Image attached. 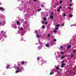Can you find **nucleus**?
Returning <instances> with one entry per match:
<instances>
[{
	"label": "nucleus",
	"instance_id": "f257e3e1",
	"mask_svg": "<svg viewBox=\"0 0 76 76\" xmlns=\"http://www.w3.org/2000/svg\"><path fill=\"white\" fill-rule=\"evenodd\" d=\"M19 69H20L19 70H18ZM17 69L18 70H16V72H17V73H19V72H22V71H20V67H18Z\"/></svg>",
	"mask_w": 76,
	"mask_h": 76
},
{
	"label": "nucleus",
	"instance_id": "f03ea898",
	"mask_svg": "<svg viewBox=\"0 0 76 76\" xmlns=\"http://www.w3.org/2000/svg\"><path fill=\"white\" fill-rule=\"evenodd\" d=\"M45 46H46V47H48V48H49V47H50V45H49V44H46Z\"/></svg>",
	"mask_w": 76,
	"mask_h": 76
},
{
	"label": "nucleus",
	"instance_id": "7ed1b4c3",
	"mask_svg": "<svg viewBox=\"0 0 76 76\" xmlns=\"http://www.w3.org/2000/svg\"><path fill=\"white\" fill-rule=\"evenodd\" d=\"M72 46L70 45H68L67 46V48L68 49H69L70 47H71Z\"/></svg>",
	"mask_w": 76,
	"mask_h": 76
},
{
	"label": "nucleus",
	"instance_id": "20e7f679",
	"mask_svg": "<svg viewBox=\"0 0 76 76\" xmlns=\"http://www.w3.org/2000/svg\"><path fill=\"white\" fill-rule=\"evenodd\" d=\"M53 18H54V17H53V15L50 16V18L51 19H53Z\"/></svg>",
	"mask_w": 76,
	"mask_h": 76
},
{
	"label": "nucleus",
	"instance_id": "39448f33",
	"mask_svg": "<svg viewBox=\"0 0 76 76\" xmlns=\"http://www.w3.org/2000/svg\"><path fill=\"white\" fill-rule=\"evenodd\" d=\"M65 58V56H62V57L61 58L62 59H63V58Z\"/></svg>",
	"mask_w": 76,
	"mask_h": 76
},
{
	"label": "nucleus",
	"instance_id": "423d86ee",
	"mask_svg": "<svg viewBox=\"0 0 76 76\" xmlns=\"http://www.w3.org/2000/svg\"><path fill=\"white\" fill-rule=\"evenodd\" d=\"M0 10H3V7H0Z\"/></svg>",
	"mask_w": 76,
	"mask_h": 76
},
{
	"label": "nucleus",
	"instance_id": "0eeeda50",
	"mask_svg": "<svg viewBox=\"0 0 76 76\" xmlns=\"http://www.w3.org/2000/svg\"><path fill=\"white\" fill-rule=\"evenodd\" d=\"M10 67V65L6 66V68L7 69H9Z\"/></svg>",
	"mask_w": 76,
	"mask_h": 76
},
{
	"label": "nucleus",
	"instance_id": "6e6552de",
	"mask_svg": "<svg viewBox=\"0 0 76 76\" xmlns=\"http://www.w3.org/2000/svg\"><path fill=\"white\" fill-rule=\"evenodd\" d=\"M17 23L18 25H19V23H20V22H19V21H17Z\"/></svg>",
	"mask_w": 76,
	"mask_h": 76
},
{
	"label": "nucleus",
	"instance_id": "1a4fd4ad",
	"mask_svg": "<svg viewBox=\"0 0 76 76\" xmlns=\"http://www.w3.org/2000/svg\"><path fill=\"white\" fill-rule=\"evenodd\" d=\"M69 17L70 18H72V17H73V15H69Z\"/></svg>",
	"mask_w": 76,
	"mask_h": 76
},
{
	"label": "nucleus",
	"instance_id": "9d476101",
	"mask_svg": "<svg viewBox=\"0 0 76 76\" xmlns=\"http://www.w3.org/2000/svg\"><path fill=\"white\" fill-rule=\"evenodd\" d=\"M44 20H45V21L47 20V18H46L44 17Z\"/></svg>",
	"mask_w": 76,
	"mask_h": 76
},
{
	"label": "nucleus",
	"instance_id": "9b49d317",
	"mask_svg": "<svg viewBox=\"0 0 76 76\" xmlns=\"http://www.w3.org/2000/svg\"><path fill=\"white\" fill-rule=\"evenodd\" d=\"M56 27H58V26H60V25L59 24H58L56 26Z\"/></svg>",
	"mask_w": 76,
	"mask_h": 76
},
{
	"label": "nucleus",
	"instance_id": "f8f14e48",
	"mask_svg": "<svg viewBox=\"0 0 76 76\" xmlns=\"http://www.w3.org/2000/svg\"><path fill=\"white\" fill-rule=\"evenodd\" d=\"M42 27L43 28V29H45V26L44 25H43L42 26Z\"/></svg>",
	"mask_w": 76,
	"mask_h": 76
},
{
	"label": "nucleus",
	"instance_id": "ddd939ff",
	"mask_svg": "<svg viewBox=\"0 0 76 76\" xmlns=\"http://www.w3.org/2000/svg\"><path fill=\"white\" fill-rule=\"evenodd\" d=\"M56 69L57 70H58V69H59V67L57 66L56 67Z\"/></svg>",
	"mask_w": 76,
	"mask_h": 76
},
{
	"label": "nucleus",
	"instance_id": "4468645a",
	"mask_svg": "<svg viewBox=\"0 0 76 76\" xmlns=\"http://www.w3.org/2000/svg\"><path fill=\"white\" fill-rule=\"evenodd\" d=\"M42 24H45V22L44 21H43L42 22Z\"/></svg>",
	"mask_w": 76,
	"mask_h": 76
},
{
	"label": "nucleus",
	"instance_id": "2eb2a0df",
	"mask_svg": "<svg viewBox=\"0 0 76 76\" xmlns=\"http://www.w3.org/2000/svg\"><path fill=\"white\" fill-rule=\"evenodd\" d=\"M53 8H56V6H54V5H53Z\"/></svg>",
	"mask_w": 76,
	"mask_h": 76
},
{
	"label": "nucleus",
	"instance_id": "dca6fc26",
	"mask_svg": "<svg viewBox=\"0 0 76 76\" xmlns=\"http://www.w3.org/2000/svg\"><path fill=\"white\" fill-rule=\"evenodd\" d=\"M41 10V9H39L37 11H38V12H39V11H40Z\"/></svg>",
	"mask_w": 76,
	"mask_h": 76
},
{
	"label": "nucleus",
	"instance_id": "f3484780",
	"mask_svg": "<svg viewBox=\"0 0 76 76\" xmlns=\"http://www.w3.org/2000/svg\"><path fill=\"white\" fill-rule=\"evenodd\" d=\"M55 29H56V30H57L58 29V27H57L56 28H55Z\"/></svg>",
	"mask_w": 76,
	"mask_h": 76
},
{
	"label": "nucleus",
	"instance_id": "a211bd4d",
	"mask_svg": "<svg viewBox=\"0 0 76 76\" xmlns=\"http://www.w3.org/2000/svg\"><path fill=\"white\" fill-rule=\"evenodd\" d=\"M57 40H56V39H53V41H54L55 42H56V41Z\"/></svg>",
	"mask_w": 76,
	"mask_h": 76
},
{
	"label": "nucleus",
	"instance_id": "6ab92c4d",
	"mask_svg": "<svg viewBox=\"0 0 76 76\" xmlns=\"http://www.w3.org/2000/svg\"><path fill=\"white\" fill-rule=\"evenodd\" d=\"M61 8H62V7H61V6H59V9H61Z\"/></svg>",
	"mask_w": 76,
	"mask_h": 76
},
{
	"label": "nucleus",
	"instance_id": "aec40b11",
	"mask_svg": "<svg viewBox=\"0 0 76 76\" xmlns=\"http://www.w3.org/2000/svg\"><path fill=\"white\" fill-rule=\"evenodd\" d=\"M62 3H63V2L62 1H60V4H62Z\"/></svg>",
	"mask_w": 76,
	"mask_h": 76
},
{
	"label": "nucleus",
	"instance_id": "412c9836",
	"mask_svg": "<svg viewBox=\"0 0 76 76\" xmlns=\"http://www.w3.org/2000/svg\"><path fill=\"white\" fill-rule=\"evenodd\" d=\"M61 25L62 26H63L64 25V23H62Z\"/></svg>",
	"mask_w": 76,
	"mask_h": 76
},
{
	"label": "nucleus",
	"instance_id": "4be33fe9",
	"mask_svg": "<svg viewBox=\"0 0 76 76\" xmlns=\"http://www.w3.org/2000/svg\"><path fill=\"white\" fill-rule=\"evenodd\" d=\"M37 38H39V35H37Z\"/></svg>",
	"mask_w": 76,
	"mask_h": 76
},
{
	"label": "nucleus",
	"instance_id": "5701e85b",
	"mask_svg": "<svg viewBox=\"0 0 76 76\" xmlns=\"http://www.w3.org/2000/svg\"><path fill=\"white\" fill-rule=\"evenodd\" d=\"M76 51V50H73V53H75Z\"/></svg>",
	"mask_w": 76,
	"mask_h": 76
},
{
	"label": "nucleus",
	"instance_id": "b1692460",
	"mask_svg": "<svg viewBox=\"0 0 76 76\" xmlns=\"http://www.w3.org/2000/svg\"><path fill=\"white\" fill-rule=\"evenodd\" d=\"M23 28H22L20 29V30H21V31L23 30Z\"/></svg>",
	"mask_w": 76,
	"mask_h": 76
},
{
	"label": "nucleus",
	"instance_id": "393cba45",
	"mask_svg": "<svg viewBox=\"0 0 76 76\" xmlns=\"http://www.w3.org/2000/svg\"><path fill=\"white\" fill-rule=\"evenodd\" d=\"M51 15H54V13L53 12H51Z\"/></svg>",
	"mask_w": 76,
	"mask_h": 76
},
{
	"label": "nucleus",
	"instance_id": "a878e982",
	"mask_svg": "<svg viewBox=\"0 0 76 76\" xmlns=\"http://www.w3.org/2000/svg\"><path fill=\"white\" fill-rule=\"evenodd\" d=\"M61 67L62 68H63V67H64V66L62 64V65L61 66Z\"/></svg>",
	"mask_w": 76,
	"mask_h": 76
},
{
	"label": "nucleus",
	"instance_id": "bb28decb",
	"mask_svg": "<svg viewBox=\"0 0 76 76\" xmlns=\"http://www.w3.org/2000/svg\"><path fill=\"white\" fill-rule=\"evenodd\" d=\"M53 72H51L50 73V75H53Z\"/></svg>",
	"mask_w": 76,
	"mask_h": 76
},
{
	"label": "nucleus",
	"instance_id": "cd10ccee",
	"mask_svg": "<svg viewBox=\"0 0 76 76\" xmlns=\"http://www.w3.org/2000/svg\"><path fill=\"white\" fill-rule=\"evenodd\" d=\"M45 25H47V24H48V22H45Z\"/></svg>",
	"mask_w": 76,
	"mask_h": 76
},
{
	"label": "nucleus",
	"instance_id": "c85d7f7f",
	"mask_svg": "<svg viewBox=\"0 0 76 76\" xmlns=\"http://www.w3.org/2000/svg\"><path fill=\"white\" fill-rule=\"evenodd\" d=\"M66 16V14L65 13L64 14V17Z\"/></svg>",
	"mask_w": 76,
	"mask_h": 76
},
{
	"label": "nucleus",
	"instance_id": "c756f323",
	"mask_svg": "<svg viewBox=\"0 0 76 76\" xmlns=\"http://www.w3.org/2000/svg\"><path fill=\"white\" fill-rule=\"evenodd\" d=\"M22 64H25V62L24 61L22 62Z\"/></svg>",
	"mask_w": 76,
	"mask_h": 76
},
{
	"label": "nucleus",
	"instance_id": "7c9ffc66",
	"mask_svg": "<svg viewBox=\"0 0 76 76\" xmlns=\"http://www.w3.org/2000/svg\"><path fill=\"white\" fill-rule=\"evenodd\" d=\"M24 34V33H21V36H23Z\"/></svg>",
	"mask_w": 76,
	"mask_h": 76
},
{
	"label": "nucleus",
	"instance_id": "2f4dec72",
	"mask_svg": "<svg viewBox=\"0 0 76 76\" xmlns=\"http://www.w3.org/2000/svg\"><path fill=\"white\" fill-rule=\"evenodd\" d=\"M62 65H63V66H65V65H66V64H62Z\"/></svg>",
	"mask_w": 76,
	"mask_h": 76
},
{
	"label": "nucleus",
	"instance_id": "473e14b6",
	"mask_svg": "<svg viewBox=\"0 0 76 76\" xmlns=\"http://www.w3.org/2000/svg\"><path fill=\"white\" fill-rule=\"evenodd\" d=\"M54 32H57V30H54Z\"/></svg>",
	"mask_w": 76,
	"mask_h": 76
},
{
	"label": "nucleus",
	"instance_id": "72a5a7b5",
	"mask_svg": "<svg viewBox=\"0 0 76 76\" xmlns=\"http://www.w3.org/2000/svg\"><path fill=\"white\" fill-rule=\"evenodd\" d=\"M73 56H74L73 54H72V55H71V57H73Z\"/></svg>",
	"mask_w": 76,
	"mask_h": 76
},
{
	"label": "nucleus",
	"instance_id": "f704fd0d",
	"mask_svg": "<svg viewBox=\"0 0 76 76\" xmlns=\"http://www.w3.org/2000/svg\"><path fill=\"white\" fill-rule=\"evenodd\" d=\"M58 11H60V8L58 9Z\"/></svg>",
	"mask_w": 76,
	"mask_h": 76
},
{
	"label": "nucleus",
	"instance_id": "c9c22d12",
	"mask_svg": "<svg viewBox=\"0 0 76 76\" xmlns=\"http://www.w3.org/2000/svg\"><path fill=\"white\" fill-rule=\"evenodd\" d=\"M48 37H50V34H48Z\"/></svg>",
	"mask_w": 76,
	"mask_h": 76
},
{
	"label": "nucleus",
	"instance_id": "e433bc0d",
	"mask_svg": "<svg viewBox=\"0 0 76 76\" xmlns=\"http://www.w3.org/2000/svg\"><path fill=\"white\" fill-rule=\"evenodd\" d=\"M58 6V5H57L56 4H55V7H56V6Z\"/></svg>",
	"mask_w": 76,
	"mask_h": 76
},
{
	"label": "nucleus",
	"instance_id": "4c0bfd02",
	"mask_svg": "<svg viewBox=\"0 0 76 76\" xmlns=\"http://www.w3.org/2000/svg\"><path fill=\"white\" fill-rule=\"evenodd\" d=\"M58 6V5H57L56 4H55V7H56V6Z\"/></svg>",
	"mask_w": 76,
	"mask_h": 76
},
{
	"label": "nucleus",
	"instance_id": "58836bf2",
	"mask_svg": "<svg viewBox=\"0 0 76 76\" xmlns=\"http://www.w3.org/2000/svg\"><path fill=\"white\" fill-rule=\"evenodd\" d=\"M64 54V53H63V52H61V54Z\"/></svg>",
	"mask_w": 76,
	"mask_h": 76
},
{
	"label": "nucleus",
	"instance_id": "ea45409f",
	"mask_svg": "<svg viewBox=\"0 0 76 76\" xmlns=\"http://www.w3.org/2000/svg\"><path fill=\"white\" fill-rule=\"evenodd\" d=\"M41 7H44V5L42 4L41 6Z\"/></svg>",
	"mask_w": 76,
	"mask_h": 76
},
{
	"label": "nucleus",
	"instance_id": "a19ab883",
	"mask_svg": "<svg viewBox=\"0 0 76 76\" xmlns=\"http://www.w3.org/2000/svg\"><path fill=\"white\" fill-rule=\"evenodd\" d=\"M61 49L63 48V47H62V46H61Z\"/></svg>",
	"mask_w": 76,
	"mask_h": 76
},
{
	"label": "nucleus",
	"instance_id": "79ce46f5",
	"mask_svg": "<svg viewBox=\"0 0 76 76\" xmlns=\"http://www.w3.org/2000/svg\"><path fill=\"white\" fill-rule=\"evenodd\" d=\"M39 57H38L37 58V60H39Z\"/></svg>",
	"mask_w": 76,
	"mask_h": 76
},
{
	"label": "nucleus",
	"instance_id": "37998d69",
	"mask_svg": "<svg viewBox=\"0 0 76 76\" xmlns=\"http://www.w3.org/2000/svg\"><path fill=\"white\" fill-rule=\"evenodd\" d=\"M63 63H64V61H62L61 62V63H62V64H63Z\"/></svg>",
	"mask_w": 76,
	"mask_h": 76
},
{
	"label": "nucleus",
	"instance_id": "c03bdc74",
	"mask_svg": "<svg viewBox=\"0 0 76 76\" xmlns=\"http://www.w3.org/2000/svg\"><path fill=\"white\" fill-rule=\"evenodd\" d=\"M35 33H36V34H37V31H35Z\"/></svg>",
	"mask_w": 76,
	"mask_h": 76
},
{
	"label": "nucleus",
	"instance_id": "a18cd8bd",
	"mask_svg": "<svg viewBox=\"0 0 76 76\" xmlns=\"http://www.w3.org/2000/svg\"><path fill=\"white\" fill-rule=\"evenodd\" d=\"M69 9H71V7H69Z\"/></svg>",
	"mask_w": 76,
	"mask_h": 76
},
{
	"label": "nucleus",
	"instance_id": "49530a36",
	"mask_svg": "<svg viewBox=\"0 0 76 76\" xmlns=\"http://www.w3.org/2000/svg\"><path fill=\"white\" fill-rule=\"evenodd\" d=\"M33 1H37V0H33Z\"/></svg>",
	"mask_w": 76,
	"mask_h": 76
},
{
	"label": "nucleus",
	"instance_id": "de8ad7c7",
	"mask_svg": "<svg viewBox=\"0 0 76 76\" xmlns=\"http://www.w3.org/2000/svg\"><path fill=\"white\" fill-rule=\"evenodd\" d=\"M69 6H72V4H69Z\"/></svg>",
	"mask_w": 76,
	"mask_h": 76
},
{
	"label": "nucleus",
	"instance_id": "09e8293b",
	"mask_svg": "<svg viewBox=\"0 0 76 76\" xmlns=\"http://www.w3.org/2000/svg\"><path fill=\"white\" fill-rule=\"evenodd\" d=\"M56 4L57 5H58V3H57V4Z\"/></svg>",
	"mask_w": 76,
	"mask_h": 76
},
{
	"label": "nucleus",
	"instance_id": "8fccbe9b",
	"mask_svg": "<svg viewBox=\"0 0 76 76\" xmlns=\"http://www.w3.org/2000/svg\"><path fill=\"white\" fill-rule=\"evenodd\" d=\"M1 32L2 33H3V31H1Z\"/></svg>",
	"mask_w": 76,
	"mask_h": 76
},
{
	"label": "nucleus",
	"instance_id": "3c124183",
	"mask_svg": "<svg viewBox=\"0 0 76 76\" xmlns=\"http://www.w3.org/2000/svg\"><path fill=\"white\" fill-rule=\"evenodd\" d=\"M70 0V1H72V0Z\"/></svg>",
	"mask_w": 76,
	"mask_h": 76
},
{
	"label": "nucleus",
	"instance_id": "603ef678",
	"mask_svg": "<svg viewBox=\"0 0 76 76\" xmlns=\"http://www.w3.org/2000/svg\"><path fill=\"white\" fill-rule=\"evenodd\" d=\"M20 69H22V67H21L20 68Z\"/></svg>",
	"mask_w": 76,
	"mask_h": 76
},
{
	"label": "nucleus",
	"instance_id": "864d4df0",
	"mask_svg": "<svg viewBox=\"0 0 76 76\" xmlns=\"http://www.w3.org/2000/svg\"><path fill=\"white\" fill-rule=\"evenodd\" d=\"M0 25H1V23L0 22Z\"/></svg>",
	"mask_w": 76,
	"mask_h": 76
},
{
	"label": "nucleus",
	"instance_id": "5fc2aeb1",
	"mask_svg": "<svg viewBox=\"0 0 76 76\" xmlns=\"http://www.w3.org/2000/svg\"><path fill=\"white\" fill-rule=\"evenodd\" d=\"M4 33L5 34V33H6V32H4Z\"/></svg>",
	"mask_w": 76,
	"mask_h": 76
},
{
	"label": "nucleus",
	"instance_id": "6e6d98bb",
	"mask_svg": "<svg viewBox=\"0 0 76 76\" xmlns=\"http://www.w3.org/2000/svg\"><path fill=\"white\" fill-rule=\"evenodd\" d=\"M58 73H60V72L59 71V72H58Z\"/></svg>",
	"mask_w": 76,
	"mask_h": 76
},
{
	"label": "nucleus",
	"instance_id": "4d7b16f0",
	"mask_svg": "<svg viewBox=\"0 0 76 76\" xmlns=\"http://www.w3.org/2000/svg\"><path fill=\"white\" fill-rule=\"evenodd\" d=\"M19 65H20V64H19Z\"/></svg>",
	"mask_w": 76,
	"mask_h": 76
}]
</instances>
